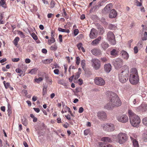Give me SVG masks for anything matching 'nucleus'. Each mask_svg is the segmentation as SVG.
<instances>
[{
    "label": "nucleus",
    "mask_w": 147,
    "mask_h": 147,
    "mask_svg": "<svg viewBox=\"0 0 147 147\" xmlns=\"http://www.w3.org/2000/svg\"><path fill=\"white\" fill-rule=\"evenodd\" d=\"M106 94L109 97L110 101L112 103L113 107H118L121 105V101L116 93L112 92L107 91Z\"/></svg>",
    "instance_id": "f257e3e1"
},
{
    "label": "nucleus",
    "mask_w": 147,
    "mask_h": 147,
    "mask_svg": "<svg viewBox=\"0 0 147 147\" xmlns=\"http://www.w3.org/2000/svg\"><path fill=\"white\" fill-rule=\"evenodd\" d=\"M128 113L131 125L135 127L138 126L140 122L139 117L134 114L131 110H128Z\"/></svg>",
    "instance_id": "f03ea898"
},
{
    "label": "nucleus",
    "mask_w": 147,
    "mask_h": 147,
    "mask_svg": "<svg viewBox=\"0 0 147 147\" xmlns=\"http://www.w3.org/2000/svg\"><path fill=\"white\" fill-rule=\"evenodd\" d=\"M101 127L104 130L107 131H113L115 129V125L111 123L102 124Z\"/></svg>",
    "instance_id": "7ed1b4c3"
},
{
    "label": "nucleus",
    "mask_w": 147,
    "mask_h": 147,
    "mask_svg": "<svg viewBox=\"0 0 147 147\" xmlns=\"http://www.w3.org/2000/svg\"><path fill=\"white\" fill-rule=\"evenodd\" d=\"M128 71H126L124 72V74L120 73L119 75V79L120 81L122 83H125L128 80L129 75Z\"/></svg>",
    "instance_id": "20e7f679"
},
{
    "label": "nucleus",
    "mask_w": 147,
    "mask_h": 147,
    "mask_svg": "<svg viewBox=\"0 0 147 147\" xmlns=\"http://www.w3.org/2000/svg\"><path fill=\"white\" fill-rule=\"evenodd\" d=\"M107 39L111 45H113L116 44V41L115 39V36L112 32L109 31L108 32Z\"/></svg>",
    "instance_id": "39448f33"
},
{
    "label": "nucleus",
    "mask_w": 147,
    "mask_h": 147,
    "mask_svg": "<svg viewBox=\"0 0 147 147\" xmlns=\"http://www.w3.org/2000/svg\"><path fill=\"white\" fill-rule=\"evenodd\" d=\"M123 60L119 58H117L113 61V64L117 69L120 68L123 64Z\"/></svg>",
    "instance_id": "423d86ee"
},
{
    "label": "nucleus",
    "mask_w": 147,
    "mask_h": 147,
    "mask_svg": "<svg viewBox=\"0 0 147 147\" xmlns=\"http://www.w3.org/2000/svg\"><path fill=\"white\" fill-rule=\"evenodd\" d=\"M92 66L96 70L99 69L101 66L100 62L97 59H92L91 60Z\"/></svg>",
    "instance_id": "0eeeda50"
},
{
    "label": "nucleus",
    "mask_w": 147,
    "mask_h": 147,
    "mask_svg": "<svg viewBox=\"0 0 147 147\" xmlns=\"http://www.w3.org/2000/svg\"><path fill=\"white\" fill-rule=\"evenodd\" d=\"M119 142L120 144L125 143L127 139V137L126 134L123 133H120L118 135Z\"/></svg>",
    "instance_id": "6e6552de"
},
{
    "label": "nucleus",
    "mask_w": 147,
    "mask_h": 147,
    "mask_svg": "<svg viewBox=\"0 0 147 147\" xmlns=\"http://www.w3.org/2000/svg\"><path fill=\"white\" fill-rule=\"evenodd\" d=\"M129 81L132 84H136L139 82V78L138 76L130 74L129 76Z\"/></svg>",
    "instance_id": "1a4fd4ad"
},
{
    "label": "nucleus",
    "mask_w": 147,
    "mask_h": 147,
    "mask_svg": "<svg viewBox=\"0 0 147 147\" xmlns=\"http://www.w3.org/2000/svg\"><path fill=\"white\" fill-rule=\"evenodd\" d=\"M117 120L119 121L122 123H125L128 121L127 116L125 115H121L117 116Z\"/></svg>",
    "instance_id": "9d476101"
},
{
    "label": "nucleus",
    "mask_w": 147,
    "mask_h": 147,
    "mask_svg": "<svg viewBox=\"0 0 147 147\" xmlns=\"http://www.w3.org/2000/svg\"><path fill=\"white\" fill-rule=\"evenodd\" d=\"M95 84L97 85L103 86L105 84V80L101 78L96 77L94 80Z\"/></svg>",
    "instance_id": "9b49d317"
},
{
    "label": "nucleus",
    "mask_w": 147,
    "mask_h": 147,
    "mask_svg": "<svg viewBox=\"0 0 147 147\" xmlns=\"http://www.w3.org/2000/svg\"><path fill=\"white\" fill-rule=\"evenodd\" d=\"M99 119L100 120H104L107 118V116L106 113L103 111L98 112L97 115Z\"/></svg>",
    "instance_id": "f8f14e48"
},
{
    "label": "nucleus",
    "mask_w": 147,
    "mask_h": 147,
    "mask_svg": "<svg viewBox=\"0 0 147 147\" xmlns=\"http://www.w3.org/2000/svg\"><path fill=\"white\" fill-rule=\"evenodd\" d=\"M98 33L96 29L94 28L91 29L90 34V38L93 39L96 38L97 36Z\"/></svg>",
    "instance_id": "ddd939ff"
},
{
    "label": "nucleus",
    "mask_w": 147,
    "mask_h": 147,
    "mask_svg": "<svg viewBox=\"0 0 147 147\" xmlns=\"http://www.w3.org/2000/svg\"><path fill=\"white\" fill-rule=\"evenodd\" d=\"M91 52L93 55L95 56L99 55L101 53V51L98 49H94L91 50Z\"/></svg>",
    "instance_id": "4468645a"
},
{
    "label": "nucleus",
    "mask_w": 147,
    "mask_h": 147,
    "mask_svg": "<svg viewBox=\"0 0 147 147\" xmlns=\"http://www.w3.org/2000/svg\"><path fill=\"white\" fill-rule=\"evenodd\" d=\"M117 15V12L114 9L111 10L109 15V18H115Z\"/></svg>",
    "instance_id": "2eb2a0df"
},
{
    "label": "nucleus",
    "mask_w": 147,
    "mask_h": 147,
    "mask_svg": "<svg viewBox=\"0 0 147 147\" xmlns=\"http://www.w3.org/2000/svg\"><path fill=\"white\" fill-rule=\"evenodd\" d=\"M112 3H110L107 5L105 7L104 10L105 13L109 12L112 8Z\"/></svg>",
    "instance_id": "dca6fc26"
},
{
    "label": "nucleus",
    "mask_w": 147,
    "mask_h": 147,
    "mask_svg": "<svg viewBox=\"0 0 147 147\" xmlns=\"http://www.w3.org/2000/svg\"><path fill=\"white\" fill-rule=\"evenodd\" d=\"M121 54L122 57L124 59L127 60L129 58V55L127 52L123 50L121 52Z\"/></svg>",
    "instance_id": "f3484780"
},
{
    "label": "nucleus",
    "mask_w": 147,
    "mask_h": 147,
    "mask_svg": "<svg viewBox=\"0 0 147 147\" xmlns=\"http://www.w3.org/2000/svg\"><path fill=\"white\" fill-rule=\"evenodd\" d=\"M102 49V50H106L109 46V44L107 42L103 41L101 44Z\"/></svg>",
    "instance_id": "a211bd4d"
},
{
    "label": "nucleus",
    "mask_w": 147,
    "mask_h": 147,
    "mask_svg": "<svg viewBox=\"0 0 147 147\" xmlns=\"http://www.w3.org/2000/svg\"><path fill=\"white\" fill-rule=\"evenodd\" d=\"M104 69L105 71L108 73L110 72L111 69V66L109 63L105 64L104 66Z\"/></svg>",
    "instance_id": "6ab92c4d"
},
{
    "label": "nucleus",
    "mask_w": 147,
    "mask_h": 147,
    "mask_svg": "<svg viewBox=\"0 0 147 147\" xmlns=\"http://www.w3.org/2000/svg\"><path fill=\"white\" fill-rule=\"evenodd\" d=\"M101 37L100 36L98 37L97 38H96L92 41V44L93 45H96L98 44L99 42L101 40Z\"/></svg>",
    "instance_id": "aec40b11"
},
{
    "label": "nucleus",
    "mask_w": 147,
    "mask_h": 147,
    "mask_svg": "<svg viewBox=\"0 0 147 147\" xmlns=\"http://www.w3.org/2000/svg\"><path fill=\"white\" fill-rule=\"evenodd\" d=\"M112 103L110 101V102L107 103L106 105L105 106V109L108 110H111L114 107H113Z\"/></svg>",
    "instance_id": "412c9836"
},
{
    "label": "nucleus",
    "mask_w": 147,
    "mask_h": 147,
    "mask_svg": "<svg viewBox=\"0 0 147 147\" xmlns=\"http://www.w3.org/2000/svg\"><path fill=\"white\" fill-rule=\"evenodd\" d=\"M101 141L106 142L110 143L112 142L111 139L108 137H104L101 139Z\"/></svg>",
    "instance_id": "4be33fe9"
},
{
    "label": "nucleus",
    "mask_w": 147,
    "mask_h": 147,
    "mask_svg": "<svg viewBox=\"0 0 147 147\" xmlns=\"http://www.w3.org/2000/svg\"><path fill=\"white\" fill-rule=\"evenodd\" d=\"M118 51L114 49L111 51L110 54L111 55L115 57L118 54Z\"/></svg>",
    "instance_id": "5701e85b"
},
{
    "label": "nucleus",
    "mask_w": 147,
    "mask_h": 147,
    "mask_svg": "<svg viewBox=\"0 0 147 147\" xmlns=\"http://www.w3.org/2000/svg\"><path fill=\"white\" fill-rule=\"evenodd\" d=\"M100 147H111V145L109 144H106L105 142H100L99 144Z\"/></svg>",
    "instance_id": "b1692460"
},
{
    "label": "nucleus",
    "mask_w": 147,
    "mask_h": 147,
    "mask_svg": "<svg viewBox=\"0 0 147 147\" xmlns=\"http://www.w3.org/2000/svg\"><path fill=\"white\" fill-rule=\"evenodd\" d=\"M123 70L122 71L121 73L124 74V72H125L126 71V70L127 71H128V74L129 75V69L128 67L126 65H124L123 66Z\"/></svg>",
    "instance_id": "393cba45"
},
{
    "label": "nucleus",
    "mask_w": 147,
    "mask_h": 147,
    "mask_svg": "<svg viewBox=\"0 0 147 147\" xmlns=\"http://www.w3.org/2000/svg\"><path fill=\"white\" fill-rule=\"evenodd\" d=\"M8 109L7 110V112H8V115L9 116H10V115L12 113V111H11V106L10 104H8V106H7Z\"/></svg>",
    "instance_id": "a878e982"
},
{
    "label": "nucleus",
    "mask_w": 147,
    "mask_h": 147,
    "mask_svg": "<svg viewBox=\"0 0 147 147\" xmlns=\"http://www.w3.org/2000/svg\"><path fill=\"white\" fill-rule=\"evenodd\" d=\"M133 74L134 75H138V71L137 69L135 68L132 69L131 71V74Z\"/></svg>",
    "instance_id": "bb28decb"
},
{
    "label": "nucleus",
    "mask_w": 147,
    "mask_h": 147,
    "mask_svg": "<svg viewBox=\"0 0 147 147\" xmlns=\"http://www.w3.org/2000/svg\"><path fill=\"white\" fill-rule=\"evenodd\" d=\"M20 40V38L18 37H16L13 41V43L15 46H16L18 44V42Z\"/></svg>",
    "instance_id": "cd10ccee"
},
{
    "label": "nucleus",
    "mask_w": 147,
    "mask_h": 147,
    "mask_svg": "<svg viewBox=\"0 0 147 147\" xmlns=\"http://www.w3.org/2000/svg\"><path fill=\"white\" fill-rule=\"evenodd\" d=\"M15 71L17 73L20 74H18L20 76H21L22 75L23 73V71H22L19 68H18L16 69Z\"/></svg>",
    "instance_id": "c85d7f7f"
},
{
    "label": "nucleus",
    "mask_w": 147,
    "mask_h": 147,
    "mask_svg": "<svg viewBox=\"0 0 147 147\" xmlns=\"http://www.w3.org/2000/svg\"><path fill=\"white\" fill-rule=\"evenodd\" d=\"M53 61V59H48L45 60L44 63H50L52 62Z\"/></svg>",
    "instance_id": "c756f323"
},
{
    "label": "nucleus",
    "mask_w": 147,
    "mask_h": 147,
    "mask_svg": "<svg viewBox=\"0 0 147 147\" xmlns=\"http://www.w3.org/2000/svg\"><path fill=\"white\" fill-rule=\"evenodd\" d=\"M133 144L134 147H138L139 145L138 141L136 140H133Z\"/></svg>",
    "instance_id": "7c9ffc66"
},
{
    "label": "nucleus",
    "mask_w": 147,
    "mask_h": 147,
    "mask_svg": "<svg viewBox=\"0 0 147 147\" xmlns=\"http://www.w3.org/2000/svg\"><path fill=\"white\" fill-rule=\"evenodd\" d=\"M3 83L4 84L5 88L6 89L9 88L10 86V84L9 82L6 83L5 81H4Z\"/></svg>",
    "instance_id": "2f4dec72"
},
{
    "label": "nucleus",
    "mask_w": 147,
    "mask_h": 147,
    "mask_svg": "<svg viewBox=\"0 0 147 147\" xmlns=\"http://www.w3.org/2000/svg\"><path fill=\"white\" fill-rule=\"evenodd\" d=\"M143 137L144 140L145 142L147 141V131L146 133H144L143 134Z\"/></svg>",
    "instance_id": "473e14b6"
},
{
    "label": "nucleus",
    "mask_w": 147,
    "mask_h": 147,
    "mask_svg": "<svg viewBox=\"0 0 147 147\" xmlns=\"http://www.w3.org/2000/svg\"><path fill=\"white\" fill-rule=\"evenodd\" d=\"M36 71L37 70L36 69H33L30 71L28 73L30 74H35Z\"/></svg>",
    "instance_id": "72a5a7b5"
},
{
    "label": "nucleus",
    "mask_w": 147,
    "mask_h": 147,
    "mask_svg": "<svg viewBox=\"0 0 147 147\" xmlns=\"http://www.w3.org/2000/svg\"><path fill=\"white\" fill-rule=\"evenodd\" d=\"M81 65L82 68L84 69L86 65L85 61L84 60H83L81 61Z\"/></svg>",
    "instance_id": "f704fd0d"
},
{
    "label": "nucleus",
    "mask_w": 147,
    "mask_h": 147,
    "mask_svg": "<svg viewBox=\"0 0 147 147\" xmlns=\"http://www.w3.org/2000/svg\"><path fill=\"white\" fill-rule=\"evenodd\" d=\"M142 122L144 125L147 126V117L143 119Z\"/></svg>",
    "instance_id": "c9c22d12"
},
{
    "label": "nucleus",
    "mask_w": 147,
    "mask_h": 147,
    "mask_svg": "<svg viewBox=\"0 0 147 147\" xmlns=\"http://www.w3.org/2000/svg\"><path fill=\"white\" fill-rule=\"evenodd\" d=\"M55 40L54 37L51 38L50 39L48 40L49 44L53 43L55 42Z\"/></svg>",
    "instance_id": "e433bc0d"
},
{
    "label": "nucleus",
    "mask_w": 147,
    "mask_h": 147,
    "mask_svg": "<svg viewBox=\"0 0 147 147\" xmlns=\"http://www.w3.org/2000/svg\"><path fill=\"white\" fill-rule=\"evenodd\" d=\"M116 28V26L114 25L110 24L109 26V28L110 29H114Z\"/></svg>",
    "instance_id": "4c0bfd02"
},
{
    "label": "nucleus",
    "mask_w": 147,
    "mask_h": 147,
    "mask_svg": "<svg viewBox=\"0 0 147 147\" xmlns=\"http://www.w3.org/2000/svg\"><path fill=\"white\" fill-rule=\"evenodd\" d=\"M142 43L143 42L142 41H139L138 43L137 46L139 48H142L143 47Z\"/></svg>",
    "instance_id": "58836bf2"
},
{
    "label": "nucleus",
    "mask_w": 147,
    "mask_h": 147,
    "mask_svg": "<svg viewBox=\"0 0 147 147\" xmlns=\"http://www.w3.org/2000/svg\"><path fill=\"white\" fill-rule=\"evenodd\" d=\"M42 77H39L38 78H36L35 79V81L37 83H39L42 80Z\"/></svg>",
    "instance_id": "ea45409f"
},
{
    "label": "nucleus",
    "mask_w": 147,
    "mask_h": 147,
    "mask_svg": "<svg viewBox=\"0 0 147 147\" xmlns=\"http://www.w3.org/2000/svg\"><path fill=\"white\" fill-rule=\"evenodd\" d=\"M134 1L135 3L136 4V5L137 6H141L142 5V3L137 0H135Z\"/></svg>",
    "instance_id": "a19ab883"
},
{
    "label": "nucleus",
    "mask_w": 147,
    "mask_h": 147,
    "mask_svg": "<svg viewBox=\"0 0 147 147\" xmlns=\"http://www.w3.org/2000/svg\"><path fill=\"white\" fill-rule=\"evenodd\" d=\"M22 123L25 126H26L28 124L27 120L25 119H22Z\"/></svg>",
    "instance_id": "79ce46f5"
},
{
    "label": "nucleus",
    "mask_w": 147,
    "mask_h": 147,
    "mask_svg": "<svg viewBox=\"0 0 147 147\" xmlns=\"http://www.w3.org/2000/svg\"><path fill=\"white\" fill-rule=\"evenodd\" d=\"M21 37L22 38H24L25 37V36L23 32L20 31H19L18 33Z\"/></svg>",
    "instance_id": "37998d69"
},
{
    "label": "nucleus",
    "mask_w": 147,
    "mask_h": 147,
    "mask_svg": "<svg viewBox=\"0 0 147 147\" xmlns=\"http://www.w3.org/2000/svg\"><path fill=\"white\" fill-rule=\"evenodd\" d=\"M80 59L79 57H77L76 58V63L78 65H79L80 64Z\"/></svg>",
    "instance_id": "c03bdc74"
},
{
    "label": "nucleus",
    "mask_w": 147,
    "mask_h": 147,
    "mask_svg": "<svg viewBox=\"0 0 147 147\" xmlns=\"http://www.w3.org/2000/svg\"><path fill=\"white\" fill-rule=\"evenodd\" d=\"M31 36L35 40H36L38 38L36 34L34 33H32L31 34Z\"/></svg>",
    "instance_id": "a18cd8bd"
},
{
    "label": "nucleus",
    "mask_w": 147,
    "mask_h": 147,
    "mask_svg": "<svg viewBox=\"0 0 147 147\" xmlns=\"http://www.w3.org/2000/svg\"><path fill=\"white\" fill-rule=\"evenodd\" d=\"M5 3V2L4 0H1L0 1V5L3 7H4V5Z\"/></svg>",
    "instance_id": "49530a36"
},
{
    "label": "nucleus",
    "mask_w": 147,
    "mask_h": 147,
    "mask_svg": "<svg viewBox=\"0 0 147 147\" xmlns=\"http://www.w3.org/2000/svg\"><path fill=\"white\" fill-rule=\"evenodd\" d=\"M141 107L143 108V110L144 111H145L147 109V106L146 105L142 104L141 105Z\"/></svg>",
    "instance_id": "de8ad7c7"
},
{
    "label": "nucleus",
    "mask_w": 147,
    "mask_h": 147,
    "mask_svg": "<svg viewBox=\"0 0 147 147\" xmlns=\"http://www.w3.org/2000/svg\"><path fill=\"white\" fill-rule=\"evenodd\" d=\"M98 30V31L99 32V33L100 34H102L104 32V28L102 26V28L101 29H99Z\"/></svg>",
    "instance_id": "09e8293b"
},
{
    "label": "nucleus",
    "mask_w": 147,
    "mask_h": 147,
    "mask_svg": "<svg viewBox=\"0 0 147 147\" xmlns=\"http://www.w3.org/2000/svg\"><path fill=\"white\" fill-rule=\"evenodd\" d=\"M79 33V30L78 29H75L74 31V34L75 36H76Z\"/></svg>",
    "instance_id": "8fccbe9b"
},
{
    "label": "nucleus",
    "mask_w": 147,
    "mask_h": 147,
    "mask_svg": "<svg viewBox=\"0 0 147 147\" xmlns=\"http://www.w3.org/2000/svg\"><path fill=\"white\" fill-rule=\"evenodd\" d=\"M80 74V73L79 72L77 73L74 79L75 80L78 79L79 77Z\"/></svg>",
    "instance_id": "3c124183"
},
{
    "label": "nucleus",
    "mask_w": 147,
    "mask_h": 147,
    "mask_svg": "<svg viewBox=\"0 0 147 147\" xmlns=\"http://www.w3.org/2000/svg\"><path fill=\"white\" fill-rule=\"evenodd\" d=\"M51 7V8L54 7L55 5V3L54 1H52L50 3Z\"/></svg>",
    "instance_id": "603ef678"
},
{
    "label": "nucleus",
    "mask_w": 147,
    "mask_h": 147,
    "mask_svg": "<svg viewBox=\"0 0 147 147\" xmlns=\"http://www.w3.org/2000/svg\"><path fill=\"white\" fill-rule=\"evenodd\" d=\"M101 59L103 62H105L108 60V59L105 57L101 58Z\"/></svg>",
    "instance_id": "864d4df0"
},
{
    "label": "nucleus",
    "mask_w": 147,
    "mask_h": 147,
    "mask_svg": "<svg viewBox=\"0 0 147 147\" xmlns=\"http://www.w3.org/2000/svg\"><path fill=\"white\" fill-rule=\"evenodd\" d=\"M134 53L135 54L137 53L138 52V49L137 47H135L134 48Z\"/></svg>",
    "instance_id": "5fc2aeb1"
},
{
    "label": "nucleus",
    "mask_w": 147,
    "mask_h": 147,
    "mask_svg": "<svg viewBox=\"0 0 147 147\" xmlns=\"http://www.w3.org/2000/svg\"><path fill=\"white\" fill-rule=\"evenodd\" d=\"M58 82L59 84L63 85L64 86H65V83L63 82V80H59L58 81Z\"/></svg>",
    "instance_id": "6e6d98bb"
},
{
    "label": "nucleus",
    "mask_w": 147,
    "mask_h": 147,
    "mask_svg": "<svg viewBox=\"0 0 147 147\" xmlns=\"http://www.w3.org/2000/svg\"><path fill=\"white\" fill-rule=\"evenodd\" d=\"M50 49L51 50L55 51L57 49V47L56 46H54V47L51 46L50 47Z\"/></svg>",
    "instance_id": "4d7b16f0"
},
{
    "label": "nucleus",
    "mask_w": 147,
    "mask_h": 147,
    "mask_svg": "<svg viewBox=\"0 0 147 147\" xmlns=\"http://www.w3.org/2000/svg\"><path fill=\"white\" fill-rule=\"evenodd\" d=\"M20 60L19 58H13L12 59V61L13 62H17Z\"/></svg>",
    "instance_id": "13d9d810"
},
{
    "label": "nucleus",
    "mask_w": 147,
    "mask_h": 147,
    "mask_svg": "<svg viewBox=\"0 0 147 147\" xmlns=\"http://www.w3.org/2000/svg\"><path fill=\"white\" fill-rule=\"evenodd\" d=\"M89 132V130L88 129H86L84 131V133L85 136L87 135Z\"/></svg>",
    "instance_id": "bf43d9fd"
},
{
    "label": "nucleus",
    "mask_w": 147,
    "mask_h": 147,
    "mask_svg": "<svg viewBox=\"0 0 147 147\" xmlns=\"http://www.w3.org/2000/svg\"><path fill=\"white\" fill-rule=\"evenodd\" d=\"M58 30L59 31L61 32H65V29H62L61 28H58Z\"/></svg>",
    "instance_id": "052dcab7"
},
{
    "label": "nucleus",
    "mask_w": 147,
    "mask_h": 147,
    "mask_svg": "<svg viewBox=\"0 0 147 147\" xmlns=\"http://www.w3.org/2000/svg\"><path fill=\"white\" fill-rule=\"evenodd\" d=\"M104 2L103 1H99L98 3V5L100 7L103 5V3Z\"/></svg>",
    "instance_id": "680f3d73"
},
{
    "label": "nucleus",
    "mask_w": 147,
    "mask_h": 147,
    "mask_svg": "<svg viewBox=\"0 0 147 147\" xmlns=\"http://www.w3.org/2000/svg\"><path fill=\"white\" fill-rule=\"evenodd\" d=\"M83 111H84L83 108L82 107H81L80 108L78 112L80 113H82V112H83Z\"/></svg>",
    "instance_id": "e2e57ef3"
},
{
    "label": "nucleus",
    "mask_w": 147,
    "mask_h": 147,
    "mask_svg": "<svg viewBox=\"0 0 147 147\" xmlns=\"http://www.w3.org/2000/svg\"><path fill=\"white\" fill-rule=\"evenodd\" d=\"M54 72L55 74L58 75L59 74V70L58 69H55L54 71Z\"/></svg>",
    "instance_id": "0e129e2a"
},
{
    "label": "nucleus",
    "mask_w": 147,
    "mask_h": 147,
    "mask_svg": "<svg viewBox=\"0 0 147 147\" xmlns=\"http://www.w3.org/2000/svg\"><path fill=\"white\" fill-rule=\"evenodd\" d=\"M65 116L66 117L67 119L69 120L70 121L71 119L70 117V116L69 115H65Z\"/></svg>",
    "instance_id": "69168bd1"
},
{
    "label": "nucleus",
    "mask_w": 147,
    "mask_h": 147,
    "mask_svg": "<svg viewBox=\"0 0 147 147\" xmlns=\"http://www.w3.org/2000/svg\"><path fill=\"white\" fill-rule=\"evenodd\" d=\"M33 109L35 112L37 113H39L40 111V110L39 108H34Z\"/></svg>",
    "instance_id": "338daca9"
},
{
    "label": "nucleus",
    "mask_w": 147,
    "mask_h": 147,
    "mask_svg": "<svg viewBox=\"0 0 147 147\" xmlns=\"http://www.w3.org/2000/svg\"><path fill=\"white\" fill-rule=\"evenodd\" d=\"M96 26L97 27V28L98 30L99 29H101L102 28V26L98 24H96Z\"/></svg>",
    "instance_id": "774afa93"
}]
</instances>
